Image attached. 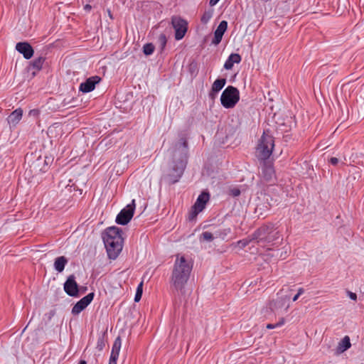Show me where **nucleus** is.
I'll use <instances>...</instances> for the list:
<instances>
[{
	"instance_id": "f257e3e1",
	"label": "nucleus",
	"mask_w": 364,
	"mask_h": 364,
	"mask_svg": "<svg viewBox=\"0 0 364 364\" xmlns=\"http://www.w3.org/2000/svg\"><path fill=\"white\" fill-rule=\"evenodd\" d=\"M173 167L167 176L170 183H175L181 177L187 164L188 143L186 139L181 138L175 144L172 150Z\"/></svg>"
},
{
	"instance_id": "f03ea898",
	"label": "nucleus",
	"mask_w": 364,
	"mask_h": 364,
	"mask_svg": "<svg viewBox=\"0 0 364 364\" xmlns=\"http://www.w3.org/2000/svg\"><path fill=\"white\" fill-rule=\"evenodd\" d=\"M192 268L193 264L191 261L186 259L184 256L176 255L171 275V282L177 290L181 291L184 289Z\"/></svg>"
},
{
	"instance_id": "7ed1b4c3",
	"label": "nucleus",
	"mask_w": 364,
	"mask_h": 364,
	"mask_svg": "<svg viewBox=\"0 0 364 364\" xmlns=\"http://www.w3.org/2000/svg\"><path fill=\"white\" fill-rule=\"evenodd\" d=\"M122 231L117 227H109L102 233V239L108 256L114 259L121 252L123 247Z\"/></svg>"
},
{
	"instance_id": "20e7f679",
	"label": "nucleus",
	"mask_w": 364,
	"mask_h": 364,
	"mask_svg": "<svg viewBox=\"0 0 364 364\" xmlns=\"http://www.w3.org/2000/svg\"><path fill=\"white\" fill-rule=\"evenodd\" d=\"M279 237V231L272 225L262 226L252 234V240L262 247L273 242Z\"/></svg>"
},
{
	"instance_id": "39448f33",
	"label": "nucleus",
	"mask_w": 364,
	"mask_h": 364,
	"mask_svg": "<svg viewBox=\"0 0 364 364\" xmlns=\"http://www.w3.org/2000/svg\"><path fill=\"white\" fill-rule=\"evenodd\" d=\"M274 146L273 137L264 133L259 141L256 150L258 159L261 161L267 159L271 156Z\"/></svg>"
},
{
	"instance_id": "423d86ee",
	"label": "nucleus",
	"mask_w": 364,
	"mask_h": 364,
	"mask_svg": "<svg viewBox=\"0 0 364 364\" xmlns=\"http://www.w3.org/2000/svg\"><path fill=\"white\" fill-rule=\"evenodd\" d=\"M240 100L239 90L233 86H228L220 96L221 105L226 109L232 108Z\"/></svg>"
},
{
	"instance_id": "0eeeda50",
	"label": "nucleus",
	"mask_w": 364,
	"mask_h": 364,
	"mask_svg": "<svg viewBox=\"0 0 364 364\" xmlns=\"http://www.w3.org/2000/svg\"><path fill=\"white\" fill-rule=\"evenodd\" d=\"M135 206V200L133 199L130 204H128L118 213L116 217V223L122 225H127L134 215Z\"/></svg>"
},
{
	"instance_id": "6e6552de",
	"label": "nucleus",
	"mask_w": 364,
	"mask_h": 364,
	"mask_svg": "<svg viewBox=\"0 0 364 364\" xmlns=\"http://www.w3.org/2000/svg\"><path fill=\"white\" fill-rule=\"evenodd\" d=\"M210 199L208 193L202 192L198 197L195 204L192 207V211L190 213L189 219L193 220L196 215L201 212L205 207L207 202Z\"/></svg>"
},
{
	"instance_id": "1a4fd4ad",
	"label": "nucleus",
	"mask_w": 364,
	"mask_h": 364,
	"mask_svg": "<svg viewBox=\"0 0 364 364\" xmlns=\"http://www.w3.org/2000/svg\"><path fill=\"white\" fill-rule=\"evenodd\" d=\"M171 23L175 30V38L182 39L187 31V22L181 17L173 16L171 18Z\"/></svg>"
},
{
	"instance_id": "9d476101",
	"label": "nucleus",
	"mask_w": 364,
	"mask_h": 364,
	"mask_svg": "<svg viewBox=\"0 0 364 364\" xmlns=\"http://www.w3.org/2000/svg\"><path fill=\"white\" fill-rule=\"evenodd\" d=\"M289 296H278L276 300H273L269 303V308L276 313L282 312V310L286 312L289 307Z\"/></svg>"
},
{
	"instance_id": "9b49d317",
	"label": "nucleus",
	"mask_w": 364,
	"mask_h": 364,
	"mask_svg": "<svg viewBox=\"0 0 364 364\" xmlns=\"http://www.w3.org/2000/svg\"><path fill=\"white\" fill-rule=\"evenodd\" d=\"M64 290L70 296L77 297L79 296L78 284L73 274L70 275L64 283Z\"/></svg>"
},
{
	"instance_id": "f8f14e48",
	"label": "nucleus",
	"mask_w": 364,
	"mask_h": 364,
	"mask_svg": "<svg viewBox=\"0 0 364 364\" xmlns=\"http://www.w3.org/2000/svg\"><path fill=\"white\" fill-rule=\"evenodd\" d=\"M95 294L91 292L79 300L73 307L72 314L73 315L79 314L83 311L93 300Z\"/></svg>"
},
{
	"instance_id": "ddd939ff",
	"label": "nucleus",
	"mask_w": 364,
	"mask_h": 364,
	"mask_svg": "<svg viewBox=\"0 0 364 364\" xmlns=\"http://www.w3.org/2000/svg\"><path fill=\"white\" fill-rule=\"evenodd\" d=\"M262 178L267 182H273L275 178V171L273 165L269 161H262Z\"/></svg>"
},
{
	"instance_id": "4468645a",
	"label": "nucleus",
	"mask_w": 364,
	"mask_h": 364,
	"mask_svg": "<svg viewBox=\"0 0 364 364\" xmlns=\"http://www.w3.org/2000/svg\"><path fill=\"white\" fill-rule=\"evenodd\" d=\"M100 80L101 78L99 76L95 75L90 77L80 85L79 90L84 93L90 92L95 89V85L99 83Z\"/></svg>"
},
{
	"instance_id": "2eb2a0df",
	"label": "nucleus",
	"mask_w": 364,
	"mask_h": 364,
	"mask_svg": "<svg viewBox=\"0 0 364 364\" xmlns=\"http://www.w3.org/2000/svg\"><path fill=\"white\" fill-rule=\"evenodd\" d=\"M16 50L23 55L26 60L31 59L34 53L32 46L28 42H19L16 45Z\"/></svg>"
},
{
	"instance_id": "dca6fc26",
	"label": "nucleus",
	"mask_w": 364,
	"mask_h": 364,
	"mask_svg": "<svg viewBox=\"0 0 364 364\" xmlns=\"http://www.w3.org/2000/svg\"><path fill=\"white\" fill-rule=\"evenodd\" d=\"M228 28V22L226 21H222L216 30L214 32V38L212 40V43L214 45H218L223 38V36Z\"/></svg>"
},
{
	"instance_id": "f3484780",
	"label": "nucleus",
	"mask_w": 364,
	"mask_h": 364,
	"mask_svg": "<svg viewBox=\"0 0 364 364\" xmlns=\"http://www.w3.org/2000/svg\"><path fill=\"white\" fill-rule=\"evenodd\" d=\"M226 83L225 78L217 79L212 85L211 90L209 92V97L214 99L216 95L223 88Z\"/></svg>"
},
{
	"instance_id": "a211bd4d",
	"label": "nucleus",
	"mask_w": 364,
	"mask_h": 364,
	"mask_svg": "<svg viewBox=\"0 0 364 364\" xmlns=\"http://www.w3.org/2000/svg\"><path fill=\"white\" fill-rule=\"evenodd\" d=\"M23 115V110L21 108H18L12 112L7 118V121L9 124L16 126L21 119Z\"/></svg>"
},
{
	"instance_id": "6ab92c4d",
	"label": "nucleus",
	"mask_w": 364,
	"mask_h": 364,
	"mask_svg": "<svg viewBox=\"0 0 364 364\" xmlns=\"http://www.w3.org/2000/svg\"><path fill=\"white\" fill-rule=\"evenodd\" d=\"M241 56L237 53H232L229 55L224 64V68L231 70L235 63H239L241 61Z\"/></svg>"
},
{
	"instance_id": "aec40b11",
	"label": "nucleus",
	"mask_w": 364,
	"mask_h": 364,
	"mask_svg": "<svg viewBox=\"0 0 364 364\" xmlns=\"http://www.w3.org/2000/svg\"><path fill=\"white\" fill-rule=\"evenodd\" d=\"M351 346L350 338L348 336H345L338 343L336 353L338 354L342 353L347 350Z\"/></svg>"
},
{
	"instance_id": "412c9836",
	"label": "nucleus",
	"mask_w": 364,
	"mask_h": 364,
	"mask_svg": "<svg viewBox=\"0 0 364 364\" xmlns=\"http://www.w3.org/2000/svg\"><path fill=\"white\" fill-rule=\"evenodd\" d=\"M68 259L64 256L57 257L54 262V268L58 272H62L68 263Z\"/></svg>"
},
{
	"instance_id": "4be33fe9",
	"label": "nucleus",
	"mask_w": 364,
	"mask_h": 364,
	"mask_svg": "<svg viewBox=\"0 0 364 364\" xmlns=\"http://www.w3.org/2000/svg\"><path fill=\"white\" fill-rule=\"evenodd\" d=\"M122 346V340L119 336L116 338L112 345L110 356L119 358L120 349Z\"/></svg>"
},
{
	"instance_id": "5701e85b",
	"label": "nucleus",
	"mask_w": 364,
	"mask_h": 364,
	"mask_svg": "<svg viewBox=\"0 0 364 364\" xmlns=\"http://www.w3.org/2000/svg\"><path fill=\"white\" fill-rule=\"evenodd\" d=\"M44 61H45V58H43V57L37 58L32 61L31 66L33 68H34L37 70H40L43 67Z\"/></svg>"
},
{
	"instance_id": "b1692460",
	"label": "nucleus",
	"mask_w": 364,
	"mask_h": 364,
	"mask_svg": "<svg viewBox=\"0 0 364 364\" xmlns=\"http://www.w3.org/2000/svg\"><path fill=\"white\" fill-rule=\"evenodd\" d=\"M231 232V229L230 228H224L222 230H219L215 232V237L221 238L222 240H225L228 235Z\"/></svg>"
},
{
	"instance_id": "393cba45",
	"label": "nucleus",
	"mask_w": 364,
	"mask_h": 364,
	"mask_svg": "<svg viewBox=\"0 0 364 364\" xmlns=\"http://www.w3.org/2000/svg\"><path fill=\"white\" fill-rule=\"evenodd\" d=\"M167 38L166 35L164 33L160 34L158 38V44L159 46L160 47L161 50H163L165 48Z\"/></svg>"
},
{
	"instance_id": "a878e982",
	"label": "nucleus",
	"mask_w": 364,
	"mask_h": 364,
	"mask_svg": "<svg viewBox=\"0 0 364 364\" xmlns=\"http://www.w3.org/2000/svg\"><path fill=\"white\" fill-rule=\"evenodd\" d=\"M154 46L152 43H146L143 46V52L146 55H150L154 53Z\"/></svg>"
},
{
	"instance_id": "bb28decb",
	"label": "nucleus",
	"mask_w": 364,
	"mask_h": 364,
	"mask_svg": "<svg viewBox=\"0 0 364 364\" xmlns=\"http://www.w3.org/2000/svg\"><path fill=\"white\" fill-rule=\"evenodd\" d=\"M255 241V240H252V235H250L248 237L240 240L237 242L238 245L241 248L245 247L247 245H248L251 242Z\"/></svg>"
},
{
	"instance_id": "cd10ccee",
	"label": "nucleus",
	"mask_w": 364,
	"mask_h": 364,
	"mask_svg": "<svg viewBox=\"0 0 364 364\" xmlns=\"http://www.w3.org/2000/svg\"><path fill=\"white\" fill-rule=\"evenodd\" d=\"M142 287H143V282H141L137 288H136V294H135V296H134V301L136 302H138L139 301V300L141 299V295H142Z\"/></svg>"
},
{
	"instance_id": "c85d7f7f",
	"label": "nucleus",
	"mask_w": 364,
	"mask_h": 364,
	"mask_svg": "<svg viewBox=\"0 0 364 364\" xmlns=\"http://www.w3.org/2000/svg\"><path fill=\"white\" fill-rule=\"evenodd\" d=\"M212 16H213V11H205L204 14H203L202 17H201L202 23H207L210 20Z\"/></svg>"
},
{
	"instance_id": "c756f323",
	"label": "nucleus",
	"mask_w": 364,
	"mask_h": 364,
	"mask_svg": "<svg viewBox=\"0 0 364 364\" xmlns=\"http://www.w3.org/2000/svg\"><path fill=\"white\" fill-rule=\"evenodd\" d=\"M214 236L210 232H203L202 234H201V236H200V239H203V240H205V241H208V242H211L214 239Z\"/></svg>"
},
{
	"instance_id": "7c9ffc66",
	"label": "nucleus",
	"mask_w": 364,
	"mask_h": 364,
	"mask_svg": "<svg viewBox=\"0 0 364 364\" xmlns=\"http://www.w3.org/2000/svg\"><path fill=\"white\" fill-rule=\"evenodd\" d=\"M284 318H282L279 320V321H278L276 323H274V324L273 323H269V324H267V328H268V329H273V328L282 326V325H284Z\"/></svg>"
},
{
	"instance_id": "2f4dec72",
	"label": "nucleus",
	"mask_w": 364,
	"mask_h": 364,
	"mask_svg": "<svg viewBox=\"0 0 364 364\" xmlns=\"http://www.w3.org/2000/svg\"><path fill=\"white\" fill-rule=\"evenodd\" d=\"M347 294L348 296H349V298L353 301H356L357 300V295L355 293H353L352 291H347Z\"/></svg>"
},
{
	"instance_id": "473e14b6",
	"label": "nucleus",
	"mask_w": 364,
	"mask_h": 364,
	"mask_svg": "<svg viewBox=\"0 0 364 364\" xmlns=\"http://www.w3.org/2000/svg\"><path fill=\"white\" fill-rule=\"evenodd\" d=\"M231 195L237 197L240 195V191L238 188H233L231 190Z\"/></svg>"
},
{
	"instance_id": "72a5a7b5",
	"label": "nucleus",
	"mask_w": 364,
	"mask_h": 364,
	"mask_svg": "<svg viewBox=\"0 0 364 364\" xmlns=\"http://www.w3.org/2000/svg\"><path fill=\"white\" fill-rule=\"evenodd\" d=\"M329 161L332 165L336 166L338 163V159H337L336 157H331Z\"/></svg>"
},
{
	"instance_id": "f704fd0d",
	"label": "nucleus",
	"mask_w": 364,
	"mask_h": 364,
	"mask_svg": "<svg viewBox=\"0 0 364 364\" xmlns=\"http://www.w3.org/2000/svg\"><path fill=\"white\" fill-rule=\"evenodd\" d=\"M117 359H118V358H117V357L110 356L109 360V364H117Z\"/></svg>"
},
{
	"instance_id": "c9c22d12",
	"label": "nucleus",
	"mask_w": 364,
	"mask_h": 364,
	"mask_svg": "<svg viewBox=\"0 0 364 364\" xmlns=\"http://www.w3.org/2000/svg\"><path fill=\"white\" fill-rule=\"evenodd\" d=\"M103 346H104V343H103V341L102 340H99L97 341V348L100 349V350H102V348H103Z\"/></svg>"
},
{
	"instance_id": "e433bc0d",
	"label": "nucleus",
	"mask_w": 364,
	"mask_h": 364,
	"mask_svg": "<svg viewBox=\"0 0 364 364\" xmlns=\"http://www.w3.org/2000/svg\"><path fill=\"white\" fill-rule=\"evenodd\" d=\"M219 1L220 0H210L209 4H210V6H213L216 5Z\"/></svg>"
},
{
	"instance_id": "4c0bfd02",
	"label": "nucleus",
	"mask_w": 364,
	"mask_h": 364,
	"mask_svg": "<svg viewBox=\"0 0 364 364\" xmlns=\"http://www.w3.org/2000/svg\"><path fill=\"white\" fill-rule=\"evenodd\" d=\"M92 9V6L90 5V4H85L84 6V10L86 11V12H89Z\"/></svg>"
},
{
	"instance_id": "58836bf2",
	"label": "nucleus",
	"mask_w": 364,
	"mask_h": 364,
	"mask_svg": "<svg viewBox=\"0 0 364 364\" xmlns=\"http://www.w3.org/2000/svg\"><path fill=\"white\" fill-rule=\"evenodd\" d=\"M304 293V289L303 288H299L298 289V291H297V294L301 296V294H303Z\"/></svg>"
},
{
	"instance_id": "ea45409f",
	"label": "nucleus",
	"mask_w": 364,
	"mask_h": 364,
	"mask_svg": "<svg viewBox=\"0 0 364 364\" xmlns=\"http://www.w3.org/2000/svg\"><path fill=\"white\" fill-rule=\"evenodd\" d=\"M299 296H299L298 294H296V295L292 298V301H296L299 299Z\"/></svg>"
},
{
	"instance_id": "a19ab883",
	"label": "nucleus",
	"mask_w": 364,
	"mask_h": 364,
	"mask_svg": "<svg viewBox=\"0 0 364 364\" xmlns=\"http://www.w3.org/2000/svg\"><path fill=\"white\" fill-rule=\"evenodd\" d=\"M63 105H68L70 103V101L66 102V99L63 100Z\"/></svg>"
},
{
	"instance_id": "79ce46f5",
	"label": "nucleus",
	"mask_w": 364,
	"mask_h": 364,
	"mask_svg": "<svg viewBox=\"0 0 364 364\" xmlns=\"http://www.w3.org/2000/svg\"><path fill=\"white\" fill-rule=\"evenodd\" d=\"M80 364H87L85 360H80Z\"/></svg>"
},
{
	"instance_id": "37998d69",
	"label": "nucleus",
	"mask_w": 364,
	"mask_h": 364,
	"mask_svg": "<svg viewBox=\"0 0 364 364\" xmlns=\"http://www.w3.org/2000/svg\"><path fill=\"white\" fill-rule=\"evenodd\" d=\"M36 112V110H31L30 112V114H34V113Z\"/></svg>"
},
{
	"instance_id": "c03bdc74",
	"label": "nucleus",
	"mask_w": 364,
	"mask_h": 364,
	"mask_svg": "<svg viewBox=\"0 0 364 364\" xmlns=\"http://www.w3.org/2000/svg\"><path fill=\"white\" fill-rule=\"evenodd\" d=\"M36 112V110H31L30 112V114H34V113Z\"/></svg>"
}]
</instances>
